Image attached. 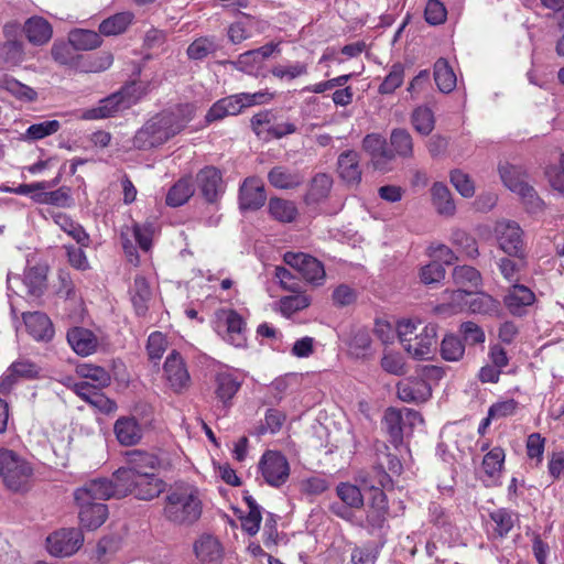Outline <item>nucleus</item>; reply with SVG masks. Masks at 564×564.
<instances>
[{"label": "nucleus", "instance_id": "1", "mask_svg": "<svg viewBox=\"0 0 564 564\" xmlns=\"http://www.w3.org/2000/svg\"><path fill=\"white\" fill-rule=\"evenodd\" d=\"M116 498L112 481L107 478L93 479L74 492L78 507L79 523L86 530H96L108 519V507L102 501Z\"/></svg>", "mask_w": 564, "mask_h": 564}, {"label": "nucleus", "instance_id": "2", "mask_svg": "<svg viewBox=\"0 0 564 564\" xmlns=\"http://www.w3.org/2000/svg\"><path fill=\"white\" fill-rule=\"evenodd\" d=\"M203 502L199 490L184 481L171 485L163 498V518L177 527H192L202 517Z\"/></svg>", "mask_w": 564, "mask_h": 564}, {"label": "nucleus", "instance_id": "3", "mask_svg": "<svg viewBox=\"0 0 564 564\" xmlns=\"http://www.w3.org/2000/svg\"><path fill=\"white\" fill-rule=\"evenodd\" d=\"M192 118L181 119L177 115L163 111L149 119L134 134L132 143L138 150H149L167 142L180 133Z\"/></svg>", "mask_w": 564, "mask_h": 564}, {"label": "nucleus", "instance_id": "4", "mask_svg": "<svg viewBox=\"0 0 564 564\" xmlns=\"http://www.w3.org/2000/svg\"><path fill=\"white\" fill-rule=\"evenodd\" d=\"M397 333L404 350L414 359H429L436 350L437 325L402 319L398 322Z\"/></svg>", "mask_w": 564, "mask_h": 564}, {"label": "nucleus", "instance_id": "5", "mask_svg": "<svg viewBox=\"0 0 564 564\" xmlns=\"http://www.w3.org/2000/svg\"><path fill=\"white\" fill-rule=\"evenodd\" d=\"M34 468L12 449L0 448V478L4 488L13 494H25L33 485Z\"/></svg>", "mask_w": 564, "mask_h": 564}, {"label": "nucleus", "instance_id": "6", "mask_svg": "<svg viewBox=\"0 0 564 564\" xmlns=\"http://www.w3.org/2000/svg\"><path fill=\"white\" fill-rule=\"evenodd\" d=\"M110 480L117 499L132 495L139 500H152L166 489V482L155 474L135 475L129 480Z\"/></svg>", "mask_w": 564, "mask_h": 564}, {"label": "nucleus", "instance_id": "7", "mask_svg": "<svg viewBox=\"0 0 564 564\" xmlns=\"http://www.w3.org/2000/svg\"><path fill=\"white\" fill-rule=\"evenodd\" d=\"M127 467L119 468L113 474L116 480H129L135 475L154 474L155 470H169L172 464L164 457L140 449L127 452Z\"/></svg>", "mask_w": 564, "mask_h": 564}, {"label": "nucleus", "instance_id": "8", "mask_svg": "<svg viewBox=\"0 0 564 564\" xmlns=\"http://www.w3.org/2000/svg\"><path fill=\"white\" fill-rule=\"evenodd\" d=\"M499 173L503 184L521 197L528 210L543 209L544 202L539 197L534 187L527 182V173L520 166L506 163L499 166Z\"/></svg>", "mask_w": 564, "mask_h": 564}, {"label": "nucleus", "instance_id": "9", "mask_svg": "<svg viewBox=\"0 0 564 564\" xmlns=\"http://www.w3.org/2000/svg\"><path fill=\"white\" fill-rule=\"evenodd\" d=\"M216 329L228 344L242 348L247 345V323L234 308H219L215 313Z\"/></svg>", "mask_w": 564, "mask_h": 564}, {"label": "nucleus", "instance_id": "10", "mask_svg": "<svg viewBox=\"0 0 564 564\" xmlns=\"http://www.w3.org/2000/svg\"><path fill=\"white\" fill-rule=\"evenodd\" d=\"M132 87L126 86L120 90L101 99L97 107L85 109L79 119L82 120H100L116 116L118 112L129 109L137 102L131 94Z\"/></svg>", "mask_w": 564, "mask_h": 564}, {"label": "nucleus", "instance_id": "11", "mask_svg": "<svg viewBox=\"0 0 564 564\" xmlns=\"http://www.w3.org/2000/svg\"><path fill=\"white\" fill-rule=\"evenodd\" d=\"M415 421H422V416L417 411L408 408L395 409L390 406L384 411L381 424L389 437V442L394 447H399L403 443L405 422L413 426Z\"/></svg>", "mask_w": 564, "mask_h": 564}, {"label": "nucleus", "instance_id": "12", "mask_svg": "<svg viewBox=\"0 0 564 564\" xmlns=\"http://www.w3.org/2000/svg\"><path fill=\"white\" fill-rule=\"evenodd\" d=\"M84 544V534L78 528H63L46 538V547L51 555L68 557L77 553Z\"/></svg>", "mask_w": 564, "mask_h": 564}, {"label": "nucleus", "instance_id": "13", "mask_svg": "<svg viewBox=\"0 0 564 564\" xmlns=\"http://www.w3.org/2000/svg\"><path fill=\"white\" fill-rule=\"evenodd\" d=\"M284 262L295 269L302 278L315 286L323 285L326 279L325 268L317 258L304 252H285Z\"/></svg>", "mask_w": 564, "mask_h": 564}, {"label": "nucleus", "instance_id": "14", "mask_svg": "<svg viewBox=\"0 0 564 564\" xmlns=\"http://www.w3.org/2000/svg\"><path fill=\"white\" fill-rule=\"evenodd\" d=\"M259 468L265 482L279 488L290 477V464L286 457L278 451H267L262 455Z\"/></svg>", "mask_w": 564, "mask_h": 564}, {"label": "nucleus", "instance_id": "15", "mask_svg": "<svg viewBox=\"0 0 564 564\" xmlns=\"http://www.w3.org/2000/svg\"><path fill=\"white\" fill-rule=\"evenodd\" d=\"M163 369L169 386L175 393H182L189 388L191 376L178 351L172 350L169 354Z\"/></svg>", "mask_w": 564, "mask_h": 564}, {"label": "nucleus", "instance_id": "16", "mask_svg": "<svg viewBox=\"0 0 564 564\" xmlns=\"http://www.w3.org/2000/svg\"><path fill=\"white\" fill-rule=\"evenodd\" d=\"M239 208L242 212L260 209L267 200V193L262 180L250 176L243 180L239 187Z\"/></svg>", "mask_w": 564, "mask_h": 564}, {"label": "nucleus", "instance_id": "17", "mask_svg": "<svg viewBox=\"0 0 564 564\" xmlns=\"http://www.w3.org/2000/svg\"><path fill=\"white\" fill-rule=\"evenodd\" d=\"M499 247L509 256L520 260L525 258L522 229L516 223L508 221L497 227Z\"/></svg>", "mask_w": 564, "mask_h": 564}, {"label": "nucleus", "instance_id": "18", "mask_svg": "<svg viewBox=\"0 0 564 564\" xmlns=\"http://www.w3.org/2000/svg\"><path fill=\"white\" fill-rule=\"evenodd\" d=\"M398 398L406 403H422L432 395L431 386L422 377H408L397 384Z\"/></svg>", "mask_w": 564, "mask_h": 564}, {"label": "nucleus", "instance_id": "19", "mask_svg": "<svg viewBox=\"0 0 564 564\" xmlns=\"http://www.w3.org/2000/svg\"><path fill=\"white\" fill-rule=\"evenodd\" d=\"M22 319L28 334L36 341L48 343L55 335L51 318L43 312H25Z\"/></svg>", "mask_w": 564, "mask_h": 564}, {"label": "nucleus", "instance_id": "20", "mask_svg": "<svg viewBox=\"0 0 564 564\" xmlns=\"http://www.w3.org/2000/svg\"><path fill=\"white\" fill-rule=\"evenodd\" d=\"M196 183L206 202L214 204L221 193L223 175L215 166H205L196 175Z\"/></svg>", "mask_w": 564, "mask_h": 564}, {"label": "nucleus", "instance_id": "21", "mask_svg": "<svg viewBox=\"0 0 564 564\" xmlns=\"http://www.w3.org/2000/svg\"><path fill=\"white\" fill-rule=\"evenodd\" d=\"M364 150L370 155L376 170L383 171L394 158L392 150L388 149L386 139L378 133L367 134L362 140Z\"/></svg>", "mask_w": 564, "mask_h": 564}, {"label": "nucleus", "instance_id": "22", "mask_svg": "<svg viewBox=\"0 0 564 564\" xmlns=\"http://www.w3.org/2000/svg\"><path fill=\"white\" fill-rule=\"evenodd\" d=\"M534 292L523 284H512L503 299L505 306L513 316H523L527 307L534 304Z\"/></svg>", "mask_w": 564, "mask_h": 564}, {"label": "nucleus", "instance_id": "23", "mask_svg": "<svg viewBox=\"0 0 564 564\" xmlns=\"http://www.w3.org/2000/svg\"><path fill=\"white\" fill-rule=\"evenodd\" d=\"M241 381L230 372H218L214 379V393L225 409L232 405V399L241 388Z\"/></svg>", "mask_w": 564, "mask_h": 564}, {"label": "nucleus", "instance_id": "24", "mask_svg": "<svg viewBox=\"0 0 564 564\" xmlns=\"http://www.w3.org/2000/svg\"><path fill=\"white\" fill-rule=\"evenodd\" d=\"M359 153L355 150L341 152L337 160V171L339 177L348 185H358L361 181Z\"/></svg>", "mask_w": 564, "mask_h": 564}, {"label": "nucleus", "instance_id": "25", "mask_svg": "<svg viewBox=\"0 0 564 564\" xmlns=\"http://www.w3.org/2000/svg\"><path fill=\"white\" fill-rule=\"evenodd\" d=\"M389 516L388 497L381 488L372 489L366 520L373 529H382Z\"/></svg>", "mask_w": 564, "mask_h": 564}, {"label": "nucleus", "instance_id": "26", "mask_svg": "<svg viewBox=\"0 0 564 564\" xmlns=\"http://www.w3.org/2000/svg\"><path fill=\"white\" fill-rule=\"evenodd\" d=\"M196 557L203 564H220L224 558V549L218 539L213 535H202L194 543Z\"/></svg>", "mask_w": 564, "mask_h": 564}, {"label": "nucleus", "instance_id": "27", "mask_svg": "<svg viewBox=\"0 0 564 564\" xmlns=\"http://www.w3.org/2000/svg\"><path fill=\"white\" fill-rule=\"evenodd\" d=\"M113 432L123 446L137 445L143 436L142 427L134 416H120L113 424Z\"/></svg>", "mask_w": 564, "mask_h": 564}, {"label": "nucleus", "instance_id": "28", "mask_svg": "<svg viewBox=\"0 0 564 564\" xmlns=\"http://www.w3.org/2000/svg\"><path fill=\"white\" fill-rule=\"evenodd\" d=\"M66 337L73 350L80 356L91 355L98 345L95 334L84 327L76 326L68 329Z\"/></svg>", "mask_w": 564, "mask_h": 564}, {"label": "nucleus", "instance_id": "29", "mask_svg": "<svg viewBox=\"0 0 564 564\" xmlns=\"http://www.w3.org/2000/svg\"><path fill=\"white\" fill-rule=\"evenodd\" d=\"M268 181L278 189H295L304 183V176L300 171L278 165L269 171Z\"/></svg>", "mask_w": 564, "mask_h": 564}, {"label": "nucleus", "instance_id": "30", "mask_svg": "<svg viewBox=\"0 0 564 564\" xmlns=\"http://www.w3.org/2000/svg\"><path fill=\"white\" fill-rule=\"evenodd\" d=\"M23 31L28 41L37 46L46 44L53 35L50 22L37 15L31 17L25 21Z\"/></svg>", "mask_w": 564, "mask_h": 564}, {"label": "nucleus", "instance_id": "31", "mask_svg": "<svg viewBox=\"0 0 564 564\" xmlns=\"http://www.w3.org/2000/svg\"><path fill=\"white\" fill-rule=\"evenodd\" d=\"M54 223L72 239L76 241L77 245L82 247H89L91 243V239L86 229L77 221H75L70 216L65 213L58 212L52 215Z\"/></svg>", "mask_w": 564, "mask_h": 564}, {"label": "nucleus", "instance_id": "32", "mask_svg": "<svg viewBox=\"0 0 564 564\" xmlns=\"http://www.w3.org/2000/svg\"><path fill=\"white\" fill-rule=\"evenodd\" d=\"M333 187V178L326 173H317L308 185V189L304 196V202L307 205L318 204L325 200Z\"/></svg>", "mask_w": 564, "mask_h": 564}, {"label": "nucleus", "instance_id": "33", "mask_svg": "<svg viewBox=\"0 0 564 564\" xmlns=\"http://www.w3.org/2000/svg\"><path fill=\"white\" fill-rule=\"evenodd\" d=\"M152 291L148 280L143 275H137L131 289V302L137 315L144 316L148 312V303Z\"/></svg>", "mask_w": 564, "mask_h": 564}, {"label": "nucleus", "instance_id": "34", "mask_svg": "<svg viewBox=\"0 0 564 564\" xmlns=\"http://www.w3.org/2000/svg\"><path fill=\"white\" fill-rule=\"evenodd\" d=\"M238 15L241 20L230 23L227 30L228 40L232 44H240L250 39L252 35L250 30L251 26L259 22L256 17L249 13L238 11Z\"/></svg>", "mask_w": 564, "mask_h": 564}, {"label": "nucleus", "instance_id": "35", "mask_svg": "<svg viewBox=\"0 0 564 564\" xmlns=\"http://www.w3.org/2000/svg\"><path fill=\"white\" fill-rule=\"evenodd\" d=\"M113 63V56L109 52L94 55H79L76 70L82 73H100L108 69Z\"/></svg>", "mask_w": 564, "mask_h": 564}, {"label": "nucleus", "instance_id": "36", "mask_svg": "<svg viewBox=\"0 0 564 564\" xmlns=\"http://www.w3.org/2000/svg\"><path fill=\"white\" fill-rule=\"evenodd\" d=\"M268 209L274 220L283 224L293 223L299 215L294 202L281 197H271Z\"/></svg>", "mask_w": 564, "mask_h": 564}, {"label": "nucleus", "instance_id": "37", "mask_svg": "<svg viewBox=\"0 0 564 564\" xmlns=\"http://www.w3.org/2000/svg\"><path fill=\"white\" fill-rule=\"evenodd\" d=\"M133 20L134 14L131 11L116 13L105 19L99 24V33L105 36L122 34L127 31Z\"/></svg>", "mask_w": 564, "mask_h": 564}, {"label": "nucleus", "instance_id": "38", "mask_svg": "<svg viewBox=\"0 0 564 564\" xmlns=\"http://www.w3.org/2000/svg\"><path fill=\"white\" fill-rule=\"evenodd\" d=\"M194 194L191 177L180 178L167 192L165 203L171 207H180L188 202Z\"/></svg>", "mask_w": 564, "mask_h": 564}, {"label": "nucleus", "instance_id": "39", "mask_svg": "<svg viewBox=\"0 0 564 564\" xmlns=\"http://www.w3.org/2000/svg\"><path fill=\"white\" fill-rule=\"evenodd\" d=\"M68 42L76 51H90L99 47L102 39L96 31L77 29L69 33Z\"/></svg>", "mask_w": 564, "mask_h": 564}, {"label": "nucleus", "instance_id": "40", "mask_svg": "<svg viewBox=\"0 0 564 564\" xmlns=\"http://www.w3.org/2000/svg\"><path fill=\"white\" fill-rule=\"evenodd\" d=\"M432 202L441 215L453 216L456 210L455 203L448 187L440 182L433 184L431 188Z\"/></svg>", "mask_w": 564, "mask_h": 564}, {"label": "nucleus", "instance_id": "41", "mask_svg": "<svg viewBox=\"0 0 564 564\" xmlns=\"http://www.w3.org/2000/svg\"><path fill=\"white\" fill-rule=\"evenodd\" d=\"M0 89L7 90L18 100L32 102L37 99V93L32 87L22 84L10 75L0 77Z\"/></svg>", "mask_w": 564, "mask_h": 564}, {"label": "nucleus", "instance_id": "42", "mask_svg": "<svg viewBox=\"0 0 564 564\" xmlns=\"http://www.w3.org/2000/svg\"><path fill=\"white\" fill-rule=\"evenodd\" d=\"M434 80L437 88L445 94L453 91L456 87V75L447 59L441 57L434 64Z\"/></svg>", "mask_w": 564, "mask_h": 564}, {"label": "nucleus", "instance_id": "43", "mask_svg": "<svg viewBox=\"0 0 564 564\" xmlns=\"http://www.w3.org/2000/svg\"><path fill=\"white\" fill-rule=\"evenodd\" d=\"M490 520L494 522V533L498 538H506L513 529L518 514L513 511L499 508L489 513Z\"/></svg>", "mask_w": 564, "mask_h": 564}, {"label": "nucleus", "instance_id": "44", "mask_svg": "<svg viewBox=\"0 0 564 564\" xmlns=\"http://www.w3.org/2000/svg\"><path fill=\"white\" fill-rule=\"evenodd\" d=\"M312 303V299L304 290L292 295L282 296L279 301L280 312L283 316L290 317L293 314L307 308Z\"/></svg>", "mask_w": 564, "mask_h": 564}, {"label": "nucleus", "instance_id": "45", "mask_svg": "<svg viewBox=\"0 0 564 564\" xmlns=\"http://www.w3.org/2000/svg\"><path fill=\"white\" fill-rule=\"evenodd\" d=\"M506 453L500 446L491 448L485 454L481 468L487 477L494 479L499 478L505 466Z\"/></svg>", "mask_w": 564, "mask_h": 564}, {"label": "nucleus", "instance_id": "46", "mask_svg": "<svg viewBox=\"0 0 564 564\" xmlns=\"http://www.w3.org/2000/svg\"><path fill=\"white\" fill-rule=\"evenodd\" d=\"M218 50L215 36H199L187 47L186 54L189 59L202 61Z\"/></svg>", "mask_w": 564, "mask_h": 564}, {"label": "nucleus", "instance_id": "47", "mask_svg": "<svg viewBox=\"0 0 564 564\" xmlns=\"http://www.w3.org/2000/svg\"><path fill=\"white\" fill-rule=\"evenodd\" d=\"M453 280L460 288L478 289L482 284L480 272L470 265H457L453 270Z\"/></svg>", "mask_w": 564, "mask_h": 564}, {"label": "nucleus", "instance_id": "48", "mask_svg": "<svg viewBox=\"0 0 564 564\" xmlns=\"http://www.w3.org/2000/svg\"><path fill=\"white\" fill-rule=\"evenodd\" d=\"M371 335L367 328H357L348 341L349 352L356 358H365L371 348Z\"/></svg>", "mask_w": 564, "mask_h": 564}, {"label": "nucleus", "instance_id": "49", "mask_svg": "<svg viewBox=\"0 0 564 564\" xmlns=\"http://www.w3.org/2000/svg\"><path fill=\"white\" fill-rule=\"evenodd\" d=\"M451 242L459 252L469 259H475L479 256L477 240L462 229L453 230Z\"/></svg>", "mask_w": 564, "mask_h": 564}, {"label": "nucleus", "instance_id": "50", "mask_svg": "<svg viewBox=\"0 0 564 564\" xmlns=\"http://www.w3.org/2000/svg\"><path fill=\"white\" fill-rule=\"evenodd\" d=\"M130 230L139 248L144 252H149L153 245V236L155 231L154 224L149 220L142 224L133 221Z\"/></svg>", "mask_w": 564, "mask_h": 564}, {"label": "nucleus", "instance_id": "51", "mask_svg": "<svg viewBox=\"0 0 564 564\" xmlns=\"http://www.w3.org/2000/svg\"><path fill=\"white\" fill-rule=\"evenodd\" d=\"M61 129L58 120H46L31 124L23 133L24 141L34 142L55 134Z\"/></svg>", "mask_w": 564, "mask_h": 564}, {"label": "nucleus", "instance_id": "52", "mask_svg": "<svg viewBox=\"0 0 564 564\" xmlns=\"http://www.w3.org/2000/svg\"><path fill=\"white\" fill-rule=\"evenodd\" d=\"M77 372L85 380H90L96 387L102 389L110 384L111 377L109 372L100 367L93 364H83L78 366Z\"/></svg>", "mask_w": 564, "mask_h": 564}, {"label": "nucleus", "instance_id": "53", "mask_svg": "<svg viewBox=\"0 0 564 564\" xmlns=\"http://www.w3.org/2000/svg\"><path fill=\"white\" fill-rule=\"evenodd\" d=\"M411 122L416 132L429 135L435 127L434 113L429 107L420 106L413 110Z\"/></svg>", "mask_w": 564, "mask_h": 564}, {"label": "nucleus", "instance_id": "54", "mask_svg": "<svg viewBox=\"0 0 564 564\" xmlns=\"http://www.w3.org/2000/svg\"><path fill=\"white\" fill-rule=\"evenodd\" d=\"M468 303L467 311L475 314L490 315L499 307V302L486 293L471 294Z\"/></svg>", "mask_w": 564, "mask_h": 564}, {"label": "nucleus", "instance_id": "55", "mask_svg": "<svg viewBox=\"0 0 564 564\" xmlns=\"http://www.w3.org/2000/svg\"><path fill=\"white\" fill-rule=\"evenodd\" d=\"M404 82V65L402 63H394L388 75L379 85L378 93L381 95H391L397 88L401 87Z\"/></svg>", "mask_w": 564, "mask_h": 564}, {"label": "nucleus", "instance_id": "56", "mask_svg": "<svg viewBox=\"0 0 564 564\" xmlns=\"http://www.w3.org/2000/svg\"><path fill=\"white\" fill-rule=\"evenodd\" d=\"M465 354V345L454 334L446 335L441 343V356L447 361H458Z\"/></svg>", "mask_w": 564, "mask_h": 564}, {"label": "nucleus", "instance_id": "57", "mask_svg": "<svg viewBox=\"0 0 564 564\" xmlns=\"http://www.w3.org/2000/svg\"><path fill=\"white\" fill-rule=\"evenodd\" d=\"M274 121L275 115L271 110H262L252 116L250 127L259 139L268 141L270 128Z\"/></svg>", "mask_w": 564, "mask_h": 564}, {"label": "nucleus", "instance_id": "58", "mask_svg": "<svg viewBox=\"0 0 564 564\" xmlns=\"http://www.w3.org/2000/svg\"><path fill=\"white\" fill-rule=\"evenodd\" d=\"M392 153L400 156H411L413 153V141L411 134L405 129H394L390 135Z\"/></svg>", "mask_w": 564, "mask_h": 564}, {"label": "nucleus", "instance_id": "59", "mask_svg": "<svg viewBox=\"0 0 564 564\" xmlns=\"http://www.w3.org/2000/svg\"><path fill=\"white\" fill-rule=\"evenodd\" d=\"M546 438L540 433H531L525 441V452L530 460H534L535 467H539L543 462Z\"/></svg>", "mask_w": 564, "mask_h": 564}, {"label": "nucleus", "instance_id": "60", "mask_svg": "<svg viewBox=\"0 0 564 564\" xmlns=\"http://www.w3.org/2000/svg\"><path fill=\"white\" fill-rule=\"evenodd\" d=\"M337 496L350 508L359 509L364 506V497L360 489L349 482H340L336 488Z\"/></svg>", "mask_w": 564, "mask_h": 564}, {"label": "nucleus", "instance_id": "61", "mask_svg": "<svg viewBox=\"0 0 564 564\" xmlns=\"http://www.w3.org/2000/svg\"><path fill=\"white\" fill-rule=\"evenodd\" d=\"M86 247L75 246L72 243L64 245L63 249L65 250L68 264L78 271H87L90 269L89 260L85 252Z\"/></svg>", "mask_w": 564, "mask_h": 564}, {"label": "nucleus", "instance_id": "62", "mask_svg": "<svg viewBox=\"0 0 564 564\" xmlns=\"http://www.w3.org/2000/svg\"><path fill=\"white\" fill-rule=\"evenodd\" d=\"M498 269L503 276V279L510 283L519 284L520 281V272L525 268L524 259L514 261L510 258H501L498 261Z\"/></svg>", "mask_w": 564, "mask_h": 564}, {"label": "nucleus", "instance_id": "63", "mask_svg": "<svg viewBox=\"0 0 564 564\" xmlns=\"http://www.w3.org/2000/svg\"><path fill=\"white\" fill-rule=\"evenodd\" d=\"M0 55L7 64L19 65L24 59V45L21 41L8 40L0 46Z\"/></svg>", "mask_w": 564, "mask_h": 564}, {"label": "nucleus", "instance_id": "64", "mask_svg": "<svg viewBox=\"0 0 564 564\" xmlns=\"http://www.w3.org/2000/svg\"><path fill=\"white\" fill-rule=\"evenodd\" d=\"M24 284L29 289L31 295L39 296L42 294L46 284V274L40 267H31L24 273Z\"/></svg>", "mask_w": 564, "mask_h": 564}]
</instances>
